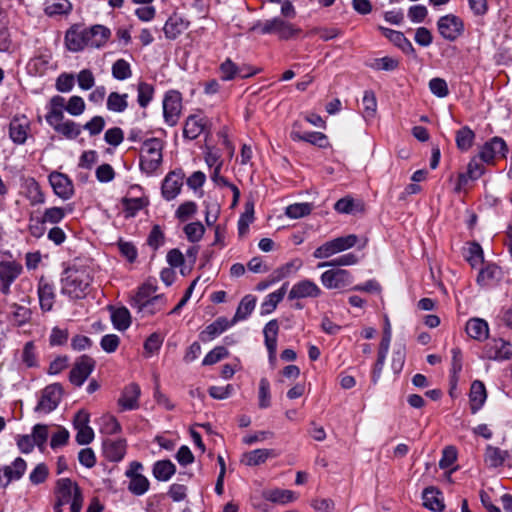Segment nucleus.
<instances>
[{"label": "nucleus", "instance_id": "1", "mask_svg": "<svg viewBox=\"0 0 512 512\" xmlns=\"http://www.w3.org/2000/svg\"><path fill=\"white\" fill-rule=\"evenodd\" d=\"M92 277L86 268H68L61 279L63 294L70 298H84L90 291Z\"/></svg>", "mask_w": 512, "mask_h": 512}, {"label": "nucleus", "instance_id": "2", "mask_svg": "<svg viewBox=\"0 0 512 512\" xmlns=\"http://www.w3.org/2000/svg\"><path fill=\"white\" fill-rule=\"evenodd\" d=\"M55 512H63L64 505H70L71 512H80L83 505V496L78 484L69 479L61 478L55 485Z\"/></svg>", "mask_w": 512, "mask_h": 512}, {"label": "nucleus", "instance_id": "3", "mask_svg": "<svg viewBox=\"0 0 512 512\" xmlns=\"http://www.w3.org/2000/svg\"><path fill=\"white\" fill-rule=\"evenodd\" d=\"M259 29L262 34H276L279 39L288 40L296 37L300 29L292 23L281 17H274L265 22L258 21L252 27L251 31Z\"/></svg>", "mask_w": 512, "mask_h": 512}, {"label": "nucleus", "instance_id": "4", "mask_svg": "<svg viewBox=\"0 0 512 512\" xmlns=\"http://www.w3.org/2000/svg\"><path fill=\"white\" fill-rule=\"evenodd\" d=\"M162 142L157 138L146 140L141 147L140 166L147 174H152L162 162Z\"/></svg>", "mask_w": 512, "mask_h": 512}, {"label": "nucleus", "instance_id": "5", "mask_svg": "<svg viewBox=\"0 0 512 512\" xmlns=\"http://www.w3.org/2000/svg\"><path fill=\"white\" fill-rule=\"evenodd\" d=\"M358 237L354 234L347 236H341L329 240L313 252V256L316 259H326L340 252L346 251L356 245Z\"/></svg>", "mask_w": 512, "mask_h": 512}, {"label": "nucleus", "instance_id": "6", "mask_svg": "<svg viewBox=\"0 0 512 512\" xmlns=\"http://www.w3.org/2000/svg\"><path fill=\"white\" fill-rule=\"evenodd\" d=\"M322 295V289L310 279L296 282L288 293L289 300L316 299Z\"/></svg>", "mask_w": 512, "mask_h": 512}, {"label": "nucleus", "instance_id": "7", "mask_svg": "<svg viewBox=\"0 0 512 512\" xmlns=\"http://www.w3.org/2000/svg\"><path fill=\"white\" fill-rule=\"evenodd\" d=\"M322 285L327 289H343L352 283V275L344 269H330L321 274Z\"/></svg>", "mask_w": 512, "mask_h": 512}, {"label": "nucleus", "instance_id": "8", "mask_svg": "<svg viewBox=\"0 0 512 512\" xmlns=\"http://www.w3.org/2000/svg\"><path fill=\"white\" fill-rule=\"evenodd\" d=\"M182 110V98L179 92L169 91L163 100V113L165 121L170 126L177 124Z\"/></svg>", "mask_w": 512, "mask_h": 512}, {"label": "nucleus", "instance_id": "9", "mask_svg": "<svg viewBox=\"0 0 512 512\" xmlns=\"http://www.w3.org/2000/svg\"><path fill=\"white\" fill-rule=\"evenodd\" d=\"M142 468L141 463L134 461L130 464L129 469L125 473V475L130 478L128 489L135 495H143L148 491L150 486L149 480L140 473Z\"/></svg>", "mask_w": 512, "mask_h": 512}, {"label": "nucleus", "instance_id": "10", "mask_svg": "<svg viewBox=\"0 0 512 512\" xmlns=\"http://www.w3.org/2000/svg\"><path fill=\"white\" fill-rule=\"evenodd\" d=\"M90 415L85 410L76 413L73 421L74 428L77 430L76 442L79 445H86L94 439V431L89 426Z\"/></svg>", "mask_w": 512, "mask_h": 512}, {"label": "nucleus", "instance_id": "11", "mask_svg": "<svg viewBox=\"0 0 512 512\" xmlns=\"http://www.w3.org/2000/svg\"><path fill=\"white\" fill-rule=\"evenodd\" d=\"M507 152L505 141L502 138L494 137L482 146L479 158L487 164H492L497 157H506Z\"/></svg>", "mask_w": 512, "mask_h": 512}, {"label": "nucleus", "instance_id": "12", "mask_svg": "<svg viewBox=\"0 0 512 512\" xmlns=\"http://www.w3.org/2000/svg\"><path fill=\"white\" fill-rule=\"evenodd\" d=\"M62 397V387L59 384L47 386L43 392L41 399L36 407V411L42 413H50L59 404Z\"/></svg>", "mask_w": 512, "mask_h": 512}, {"label": "nucleus", "instance_id": "13", "mask_svg": "<svg viewBox=\"0 0 512 512\" xmlns=\"http://www.w3.org/2000/svg\"><path fill=\"white\" fill-rule=\"evenodd\" d=\"M27 468L22 458H16L10 465L0 467V487H7L12 481L19 480Z\"/></svg>", "mask_w": 512, "mask_h": 512}, {"label": "nucleus", "instance_id": "14", "mask_svg": "<svg viewBox=\"0 0 512 512\" xmlns=\"http://www.w3.org/2000/svg\"><path fill=\"white\" fill-rule=\"evenodd\" d=\"M49 182L54 193L64 200L71 198L74 194L72 181L63 173L52 172L49 175Z\"/></svg>", "mask_w": 512, "mask_h": 512}, {"label": "nucleus", "instance_id": "15", "mask_svg": "<svg viewBox=\"0 0 512 512\" xmlns=\"http://www.w3.org/2000/svg\"><path fill=\"white\" fill-rule=\"evenodd\" d=\"M438 30L445 39L455 40L463 31V23L454 15H446L439 19Z\"/></svg>", "mask_w": 512, "mask_h": 512}, {"label": "nucleus", "instance_id": "16", "mask_svg": "<svg viewBox=\"0 0 512 512\" xmlns=\"http://www.w3.org/2000/svg\"><path fill=\"white\" fill-rule=\"evenodd\" d=\"M94 368V361L87 357L82 356L77 360L74 367L70 371V381L76 386H81L89 377Z\"/></svg>", "mask_w": 512, "mask_h": 512}, {"label": "nucleus", "instance_id": "17", "mask_svg": "<svg viewBox=\"0 0 512 512\" xmlns=\"http://www.w3.org/2000/svg\"><path fill=\"white\" fill-rule=\"evenodd\" d=\"M485 354L490 360H508L512 357V345L503 339H494L486 346Z\"/></svg>", "mask_w": 512, "mask_h": 512}, {"label": "nucleus", "instance_id": "18", "mask_svg": "<svg viewBox=\"0 0 512 512\" xmlns=\"http://www.w3.org/2000/svg\"><path fill=\"white\" fill-rule=\"evenodd\" d=\"M21 271V265L16 262L0 263V289L4 294L9 292L11 283L19 276Z\"/></svg>", "mask_w": 512, "mask_h": 512}, {"label": "nucleus", "instance_id": "19", "mask_svg": "<svg viewBox=\"0 0 512 512\" xmlns=\"http://www.w3.org/2000/svg\"><path fill=\"white\" fill-rule=\"evenodd\" d=\"M208 126V120L201 114H194L187 117L184 123L183 135L193 140L201 135Z\"/></svg>", "mask_w": 512, "mask_h": 512}, {"label": "nucleus", "instance_id": "20", "mask_svg": "<svg viewBox=\"0 0 512 512\" xmlns=\"http://www.w3.org/2000/svg\"><path fill=\"white\" fill-rule=\"evenodd\" d=\"M85 31L87 46L91 48L103 47L111 36L110 29L103 25H94Z\"/></svg>", "mask_w": 512, "mask_h": 512}, {"label": "nucleus", "instance_id": "21", "mask_svg": "<svg viewBox=\"0 0 512 512\" xmlns=\"http://www.w3.org/2000/svg\"><path fill=\"white\" fill-rule=\"evenodd\" d=\"M190 22L180 15H171L164 24L163 31L165 37L174 40L188 29Z\"/></svg>", "mask_w": 512, "mask_h": 512}, {"label": "nucleus", "instance_id": "22", "mask_svg": "<svg viewBox=\"0 0 512 512\" xmlns=\"http://www.w3.org/2000/svg\"><path fill=\"white\" fill-rule=\"evenodd\" d=\"M30 130V121L25 115L16 116L10 123V137L13 142L23 144Z\"/></svg>", "mask_w": 512, "mask_h": 512}, {"label": "nucleus", "instance_id": "23", "mask_svg": "<svg viewBox=\"0 0 512 512\" xmlns=\"http://www.w3.org/2000/svg\"><path fill=\"white\" fill-rule=\"evenodd\" d=\"M141 394L140 387L131 383L126 386L118 400V404L122 410H134L139 407V397Z\"/></svg>", "mask_w": 512, "mask_h": 512}, {"label": "nucleus", "instance_id": "24", "mask_svg": "<svg viewBox=\"0 0 512 512\" xmlns=\"http://www.w3.org/2000/svg\"><path fill=\"white\" fill-rule=\"evenodd\" d=\"M183 176L176 172H170L162 184V195L166 200L174 199L181 191Z\"/></svg>", "mask_w": 512, "mask_h": 512}, {"label": "nucleus", "instance_id": "25", "mask_svg": "<svg viewBox=\"0 0 512 512\" xmlns=\"http://www.w3.org/2000/svg\"><path fill=\"white\" fill-rule=\"evenodd\" d=\"M276 453L272 449H255L242 454L240 462L245 466H258L267 461L269 458L276 457Z\"/></svg>", "mask_w": 512, "mask_h": 512}, {"label": "nucleus", "instance_id": "26", "mask_svg": "<svg viewBox=\"0 0 512 512\" xmlns=\"http://www.w3.org/2000/svg\"><path fill=\"white\" fill-rule=\"evenodd\" d=\"M65 44L68 50L78 52L87 48L86 31L76 27L71 28L66 32Z\"/></svg>", "mask_w": 512, "mask_h": 512}, {"label": "nucleus", "instance_id": "27", "mask_svg": "<svg viewBox=\"0 0 512 512\" xmlns=\"http://www.w3.org/2000/svg\"><path fill=\"white\" fill-rule=\"evenodd\" d=\"M467 335L477 341H484L489 336L488 323L481 318L468 320L465 327Z\"/></svg>", "mask_w": 512, "mask_h": 512}, {"label": "nucleus", "instance_id": "28", "mask_svg": "<svg viewBox=\"0 0 512 512\" xmlns=\"http://www.w3.org/2000/svg\"><path fill=\"white\" fill-rule=\"evenodd\" d=\"M483 173L484 167L482 164H480L476 158L471 159L467 167V172L459 174L455 190L460 192L467 184L468 180L478 179Z\"/></svg>", "mask_w": 512, "mask_h": 512}, {"label": "nucleus", "instance_id": "29", "mask_svg": "<svg viewBox=\"0 0 512 512\" xmlns=\"http://www.w3.org/2000/svg\"><path fill=\"white\" fill-rule=\"evenodd\" d=\"M423 505L434 512H442L444 510V502L441 492L434 487L426 488L422 493Z\"/></svg>", "mask_w": 512, "mask_h": 512}, {"label": "nucleus", "instance_id": "30", "mask_svg": "<svg viewBox=\"0 0 512 512\" xmlns=\"http://www.w3.org/2000/svg\"><path fill=\"white\" fill-rule=\"evenodd\" d=\"M22 193L30 201L31 205L43 204L45 202L44 194L39 184L33 178L23 181Z\"/></svg>", "mask_w": 512, "mask_h": 512}, {"label": "nucleus", "instance_id": "31", "mask_svg": "<svg viewBox=\"0 0 512 512\" xmlns=\"http://www.w3.org/2000/svg\"><path fill=\"white\" fill-rule=\"evenodd\" d=\"M487 392L484 384L481 381H474L471 384L469 400L472 413H476L485 403Z\"/></svg>", "mask_w": 512, "mask_h": 512}, {"label": "nucleus", "instance_id": "32", "mask_svg": "<svg viewBox=\"0 0 512 512\" xmlns=\"http://www.w3.org/2000/svg\"><path fill=\"white\" fill-rule=\"evenodd\" d=\"M262 497L276 504H288L297 499L296 493L287 489H269L262 492Z\"/></svg>", "mask_w": 512, "mask_h": 512}, {"label": "nucleus", "instance_id": "33", "mask_svg": "<svg viewBox=\"0 0 512 512\" xmlns=\"http://www.w3.org/2000/svg\"><path fill=\"white\" fill-rule=\"evenodd\" d=\"M233 324L234 323H232V320L229 321L225 317H219L200 333V338L202 341L212 340L213 338L227 330Z\"/></svg>", "mask_w": 512, "mask_h": 512}, {"label": "nucleus", "instance_id": "34", "mask_svg": "<svg viewBox=\"0 0 512 512\" xmlns=\"http://www.w3.org/2000/svg\"><path fill=\"white\" fill-rule=\"evenodd\" d=\"M38 296L41 309L50 311L54 304L55 293L53 286L44 279L39 281Z\"/></svg>", "mask_w": 512, "mask_h": 512}, {"label": "nucleus", "instance_id": "35", "mask_svg": "<svg viewBox=\"0 0 512 512\" xmlns=\"http://www.w3.org/2000/svg\"><path fill=\"white\" fill-rule=\"evenodd\" d=\"M104 453L110 461H120L126 453V442L123 439L104 442Z\"/></svg>", "mask_w": 512, "mask_h": 512}, {"label": "nucleus", "instance_id": "36", "mask_svg": "<svg viewBox=\"0 0 512 512\" xmlns=\"http://www.w3.org/2000/svg\"><path fill=\"white\" fill-rule=\"evenodd\" d=\"M502 271L495 264H487L481 269L477 276V283L480 286H488L501 278Z\"/></svg>", "mask_w": 512, "mask_h": 512}, {"label": "nucleus", "instance_id": "37", "mask_svg": "<svg viewBox=\"0 0 512 512\" xmlns=\"http://www.w3.org/2000/svg\"><path fill=\"white\" fill-rule=\"evenodd\" d=\"M256 306V297L253 295H246L240 301L236 313L232 319V323L246 319L254 310Z\"/></svg>", "mask_w": 512, "mask_h": 512}, {"label": "nucleus", "instance_id": "38", "mask_svg": "<svg viewBox=\"0 0 512 512\" xmlns=\"http://www.w3.org/2000/svg\"><path fill=\"white\" fill-rule=\"evenodd\" d=\"M278 324L276 320L268 322L264 328L265 344L270 353V357H274L277 347Z\"/></svg>", "mask_w": 512, "mask_h": 512}, {"label": "nucleus", "instance_id": "39", "mask_svg": "<svg viewBox=\"0 0 512 512\" xmlns=\"http://www.w3.org/2000/svg\"><path fill=\"white\" fill-rule=\"evenodd\" d=\"M175 472L176 467L170 460L157 461L153 467V475L159 481H168Z\"/></svg>", "mask_w": 512, "mask_h": 512}, {"label": "nucleus", "instance_id": "40", "mask_svg": "<svg viewBox=\"0 0 512 512\" xmlns=\"http://www.w3.org/2000/svg\"><path fill=\"white\" fill-rule=\"evenodd\" d=\"M287 291V284H284L280 289L267 295L266 299L261 305L262 313L269 314L273 312L278 303L282 301Z\"/></svg>", "mask_w": 512, "mask_h": 512}, {"label": "nucleus", "instance_id": "41", "mask_svg": "<svg viewBox=\"0 0 512 512\" xmlns=\"http://www.w3.org/2000/svg\"><path fill=\"white\" fill-rule=\"evenodd\" d=\"M507 452L497 447L487 446L484 461L490 467H499L503 465L507 457Z\"/></svg>", "mask_w": 512, "mask_h": 512}, {"label": "nucleus", "instance_id": "42", "mask_svg": "<svg viewBox=\"0 0 512 512\" xmlns=\"http://www.w3.org/2000/svg\"><path fill=\"white\" fill-rule=\"evenodd\" d=\"M165 299L163 295L159 294L156 297H153L152 299L146 301L142 306L139 305L136 308L140 313H142L144 316L153 315L163 309L165 306Z\"/></svg>", "mask_w": 512, "mask_h": 512}, {"label": "nucleus", "instance_id": "43", "mask_svg": "<svg viewBox=\"0 0 512 512\" xmlns=\"http://www.w3.org/2000/svg\"><path fill=\"white\" fill-rule=\"evenodd\" d=\"M291 138L297 141H306L319 147H324L327 143L326 136L321 132H308L305 134H300L297 131H292Z\"/></svg>", "mask_w": 512, "mask_h": 512}, {"label": "nucleus", "instance_id": "44", "mask_svg": "<svg viewBox=\"0 0 512 512\" xmlns=\"http://www.w3.org/2000/svg\"><path fill=\"white\" fill-rule=\"evenodd\" d=\"M157 287L146 283L143 284L137 291L136 295L133 298V305L136 308L139 305L144 306L143 304L152 299L153 297H156L158 294L156 293Z\"/></svg>", "mask_w": 512, "mask_h": 512}, {"label": "nucleus", "instance_id": "45", "mask_svg": "<svg viewBox=\"0 0 512 512\" xmlns=\"http://www.w3.org/2000/svg\"><path fill=\"white\" fill-rule=\"evenodd\" d=\"M474 138L475 134L469 127H462L456 133L457 147L462 151H467L472 147Z\"/></svg>", "mask_w": 512, "mask_h": 512}, {"label": "nucleus", "instance_id": "46", "mask_svg": "<svg viewBox=\"0 0 512 512\" xmlns=\"http://www.w3.org/2000/svg\"><path fill=\"white\" fill-rule=\"evenodd\" d=\"M111 319L113 325L118 330H126L131 323L130 313L124 307L115 309L111 314Z\"/></svg>", "mask_w": 512, "mask_h": 512}, {"label": "nucleus", "instance_id": "47", "mask_svg": "<svg viewBox=\"0 0 512 512\" xmlns=\"http://www.w3.org/2000/svg\"><path fill=\"white\" fill-rule=\"evenodd\" d=\"M312 209L313 206L310 203H294L286 208L285 214L291 219H300L308 216Z\"/></svg>", "mask_w": 512, "mask_h": 512}, {"label": "nucleus", "instance_id": "48", "mask_svg": "<svg viewBox=\"0 0 512 512\" xmlns=\"http://www.w3.org/2000/svg\"><path fill=\"white\" fill-rule=\"evenodd\" d=\"M122 203L124 205L126 217H133L139 210L143 209L148 204V200L143 197L123 198Z\"/></svg>", "mask_w": 512, "mask_h": 512}, {"label": "nucleus", "instance_id": "49", "mask_svg": "<svg viewBox=\"0 0 512 512\" xmlns=\"http://www.w3.org/2000/svg\"><path fill=\"white\" fill-rule=\"evenodd\" d=\"M54 130L67 139H75L81 133V127L77 123L70 120L61 122L54 128Z\"/></svg>", "mask_w": 512, "mask_h": 512}, {"label": "nucleus", "instance_id": "50", "mask_svg": "<svg viewBox=\"0 0 512 512\" xmlns=\"http://www.w3.org/2000/svg\"><path fill=\"white\" fill-rule=\"evenodd\" d=\"M72 8L68 0H52L45 7V13L49 16L61 15L68 13Z\"/></svg>", "mask_w": 512, "mask_h": 512}, {"label": "nucleus", "instance_id": "51", "mask_svg": "<svg viewBox=\"0 0 512 512\" xmlns=\"http://www.w3.org/2000/svg\"><path fill=\"white\" fill-rule=\"evenodd\" d=\"M379 30L386 38H388L391 42H393L396 46L400 47L401 49L405 50L407 47H411V44L405 38L403 33L382 26L379 27Z\"/></svg>", "mask_w": 512, "mask_h": 512}, {"label": "nucleus", "instance_id": "52", "mask_svg": "<svg viewBox=\"0 0 512 512\" xmlns=\"http://www.w3.org/2000/svg\"><path fill=\"white\" fill-rule=\"evenodd\" d=\"M253 219L254 205L252 202H247L245 206V211L238 221V230L240 235L246 234V232L248 231V227L250 223H252Z\"/></svg>", "mask_w": 512, "mask_h": 512}, {"label": "nucleus", "instance_id": "53", "mask_svg": "<svg viewBox=\"0 0 512 512\" xmlns=\"http://www.w3.org/2000/svg\"><path fill=\"white\" fill-rule=\"evenodd\" d=\"M221 79L224 81L233 80L240 73V68L231 60L226 59L219 67Z\"/></svg>", "mask_w": 512, "mask_h": 512}, {"label": "nucleus", "instance_id": "54", "mask_svg": "<svg viewBox=\"0 0 512 512\" xmlns=\"http://www.w3.org/2000/svg\"><path fill=\"white\" fill-rule=\"evenodd\" d=\"M127 95L126 94H118L116 92H112L107 99V107L109 110L114 112H122L127 107Z\"/></svg>", "mask_w": 512, "mask_h": 512}, {"label": "nucleus", "instance_id": "55", "mask_svg": "<svg viewBox=\"0 0 512 512\" xmlns=\"http://www.w3.org/2000/svg\"><path fill=\"white\" fill-rule=\"evenodd\" d=\"M429 89L432 94L439 98H444L449 94L447 82L440 77L432 78L429 81Z\"/></svg>", "mask_w": 512, "mask_h": 512}, {"label": "nucleus", "instance_id": "56", "mask_svg": "<svg viewBox=\"0 0 512 512\" xmlns=\"http://www.w3.org/2000/svg\"><path fill=\"white\" fill-rule=\"evenodd\" d=\"M466 259L473 268L483 263V250L478 243L470 244Z\"/></svg>", "mask_w": 512, "mask_h": 512}, {"label": "nucleus", "instance_id": "57", "mask_svg": "<svg viewBox=\"0 0 512 512\" xmlns=\"http://www.w3.org/2000/svg\"><path fill=\"white\" fill-rule=\"evenodd\" d=\"M112 75L118 80H124L131 76L130 65L124 59L117 60L112 66Z\"/></svg>", "mask_w": 512, "mask_h": 512}, {"label": "nucleus", "instance_id": "58", "mask_svg": "<svg viewBox=\"0 0 512 512\" xmlns=\"http://www.w3.org/2000/svg\"><path fill=\"white\" fill-rule=\"evenodd\" d=\"M358 261L357 257L352 254H345L337 259L328 262H322L317 265L318 268L332 267V266H351L356 264Z\"/></svg>", "mask_w": 512, "mask_h": 512}, {"label": "nucleus", "instance_id": "59", "mask_svg": "<svg viewBox=\"0 0 512 512\" xmlns=\"http://www.w3.org/2000/svg\"><path fill=\"white\" fill-rule=\"evenodd\" d=\"M362 103L365 116L369 118L374 117L377 111V101L375 94L371 91H366L364 93Z\"/></svg>", "mask_w": 512, "mask_h": 512}, {"label": "nucleus", "instance_id": "60", "mask_svg": "<svg viewBox=\"0 0 512 512\" xmlns=\"http://www.w3.org/2000/svg\"><path fill=\"white\" fill-rule=\"evenodd\" d=\"M85 101L80 96H72L65 107V110L72 116H79L85 110Z\"/></svg>", "mask_w": 512, "mask_h": 512}, {"label": "nucleus", "instance_id": "61", "mask_svg": "<svg viewBox=\"0 0 512 512\" xmlns=\"http://www.w3.org/2000/svg\"><path fill=\"white\" fill-rule=\"evenodd\" d=\"M204 226L200 222H192L184 227V232L191 242L199 241L204 234Z\"/></svg>", "mask_w": 512, "mask_h": 512}, {"label": "nucleus", "instance_id": "62", "mask_svg": "<svg viewBox=\"0 0 512 512\" xmlns=\"http://www.w3.org/2000/svg\"><path fill=\"white\" fill-rule=\"evenodd\" d=\"M259 407L264 409L270 406V384L266 378H262L259 383Z\"/></svg>", "mask_w": 512, "mask_h": 512}, {"label": "nucleus", "instance_id": "63", "mask_svg": "<svg viewBox=\"0 0 512 512\" xmlns=\"http://www.w3.org/2000/svg\"><path fill=\"white\" fill-rule=\"evenodd\" d=\"M65 209L61 207H51L44 211L43 221L50 224L59 223L65 216Z\"/></svg>", "mask_w": 512, "mask_h": 512}, {"label": "nucleus", "instance_id": "64", "mask_svg": "<svg viewBox=\"0 0 512 512\" xmlns=\"http://www.w3.org/2000/svg\"><path fill=\"white\" fill-rule=\"evenodd\" d=\"M154 89L147 83H140L138 85V103L141 107H146L151 101Z\"/></svg>", "mask_w": 512, "mask_h": 512}]
</instances>
